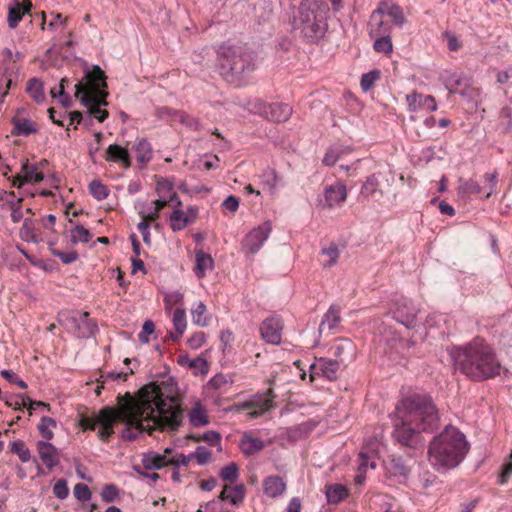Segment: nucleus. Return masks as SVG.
I'll list each match as a JSON object with an SVG mask.
<instances>
[{
    "label": "nucleus",
    "instance_id": "20",
    "mask_svg": "<svg viewBox=\"0 0 512 512\" xmlns=\"http://www.w3.org/2000/svg\"><path fill=\"white\" fill-rule=\"evenodd\" d=\"M275 395L273 393V389L269 388L267 392L263 395H256L251 402H258L259 405L256 408H253L254 411L248 413V417L250 419H255L263 415L266 411L274 407V399Z\"/></svg>",
    "mask_w": 512,
    "mask_h": 512
},
{
    "label": "nucleus",
    "instance_id": "44",
    "mask_svg": "<svg viewBox=\"0 0 512 512\" xmlns=\"http://www.w3.org/2000/svg\"><path fill=\"white\" fill-rule=\"evenodd\" d=\"M78 320V315L75 312L63 311L59 312L57 316L58 323L64 326L68 331H73L74 334H76Z\"/></svg>",
    "mask_w": 512,
    "mask_h": 512
},
{
    "label": "nucleus",
    "instance_id": "12",
    "mask_svg": "<svg viewBox=\"0 0 512 512\" xmlns=\"http://www.w3.org/2000/svg\"><path fill=\"white\" fill-rule=\"evenodd\" d=\"M44 180V174L38 172V166L29 164L28 159L22 163L21 174H17L12 179V186L21 188L25 183H40Z\"/></svg>",
    "mask_w": 512,
    "mask_h": 512
},
{
    "label": "nucleus",
    "instance_id": "9",
    "mask_svg": "<svg viewBox=\"0 0 512 512\" xmlns=\"http://www.w3.org/2000/svg\"><path fill=\"white\" fill-rule=\"evenodd\" d=\"M272 230L270 221H265L257 228L252 229L242 242V250L249 255H254L262 247Z\"/></svg>",
    "mask_w": 512,
    "mask_h": 512
},
{
    "label": "nucleus",
    "instance_id": "59",
    "mask_svg": "<svg viewBox=\"0 0 512 512\" xmlns=\"http://www.w3.org/2000/svg\"><path fill=\"white\" fill-rule=\"evenodd\" d=\"M322 254L329 258L328 262L324 264V267H329L337 262L339 249L336 244L331 243L327 248L322 249Z\"/></svg>",
    "mask_w": 512,
    "mask_h": 512
},
{
    "label": "nucleus",
    "instance_id": "27",
    "mask_svg": "<svg viewBox=\"0 0 512 512\" xmlns=\"http://www.w3.org/2000/svg\"><path fill=\"white\" fill-rule=\"evenodd\" d=\"M360 194L364 198H371L378 201L383 196V191L379 188V180L375 174L369 176L362 185Z\"/></svg>",
    "mask_w": 512,
    "mask_h": 512
},
{
    "label": "nucleus",
    "instance_id": "50",
    "mask_svg": "<svg viewBox=\"0 0 512 512\" xmlns=\"http://www.w3.org/2000/svg\"><path fill=\"white\" fill-rule=\"evenodd\" d=\"M207 309L203 302H199L195 309L192 310V321L194 324L205 327L208 324V318L206 316Z\"/></svg>",
    "mask_w": 512,
    "mask_h": 512
},
{
    "label": "nucleus",
    "instance_id": "24",
    "mask_svg": "<svg viewBox=\"0 0 512 512\" xmlns=\"http://www.w3.org/2000/svg\"><path fill=\"white\" fill-rule=\"evenodd\" d=\"M11 122L13 124L11 134L14 136H29L38 131L36 122L30 119L16 116L12 118Z\"/></svg>",
    "mask_w": 512,
    "mask_h": 512
},
{
    "label": "nucleus",
    "instance_id": "11",
    "mask_svg": "<svg viewBox=\"0 0 512 512\" xmlns=\"http://www.w3.org/2000/svg\"><path fill=\"white\" fill-rule=\"evenodd\" d=\"M418 309L407 299L396 301L392 310L393 319L407 329L415 327Z\"/></svg>",
    "mask_w": 512,
    "mask_h": 512
},
{
    "label": "nucleus",
    "instance_id": "40",
    "mask_svg": "<svg viewBox=\"0 0 512 512\" xmlns=\"http://www.w3.org/2000/svg\"><path fill=\"white\" fill-rule=\"evenodd\" d=\"M23 12H21V4L18 0H12L8 6V26L11 29H15L19 22L22 20Z\"/></svg>",
    "mask_w": 512,
    "mask_h": 512
},
{
    "label": "nucleus",
    "instance_id": "36",
    "mask_svg": "<svg viewBox=\"0 0 512 512\" xmlns=\"http://www.w3.org/2000/svg\"><path fill=\"white\" fill-rule=\"evenodd\" d=\"M189 421L194 427H201L209 424L206 410L197 402L188 414Z\"/></svg>",
    "mask_w": 512,
    "mask_h": 512
},
{
    "label": "nucleus",
    "instance_id": "15",
    "mask_svg": "<svg viewBox=\"0 0 512 512\" xmlns=\"http://www.w3.org/2000/svg\"><path fill=\"white\" fill-rule=\"evenodd\" d=\"M37 451L43 464L48 469H53L60 463V454L57 448L49 441H38Z\"/></svg>",
    "mask_w": 512,
    "mask_h": 512
},
{
    "label": "nucleus",
    "instance_id": "33",
    "mask_svg": "<svg viewBox=\"0 0 512 512\" xmlns=\"http://www.w3.org/2000/svg\"><path fill=\"white\" fill-rule=\"evenodd\" d=\"M340 322V309L334 305H332L329 310L324 315L320 326H319V332L322 333L325 330H332L334 329L338 323Z\"/></svg>",
    "mask_w": 512,
    "mask_h": 512
},
{
    "label": "nucleus",
    "instance_id": "61",
    "mask_svg": "<svg viewBox=\"0 0 512 512\" xmlns=\"http://www.w3.org/2000/svg\"><path fill=\"white\" fill-rule=\"evenodd\" d=\"M263 183L268 187L270 191H273L277 185L278 175L274 169L268 168L264 171Z\"/></svg>",
    "mask_w": 512,
    "mask_h": 512
},
{
    "label": "nucleus",
    "instance_id": "34",
    "mask_svg": "<svg viewBox=\"0 0 512 512\" xmlns=\"http://www.w3.org/2000/svg\"><path fill=\"white\" fill-rule=\"evenodd\" d=\"M75 88V96L78 97L79 94H82L80 102L83 106L87 107L88 110L90 109V107H92V105H94L97 101L101 99L100 95L91 92L83 82H79L78 84H76Z\"/></svg>",
    "mask_w": 512,
    "mask_h": 512
},
{
    "label": "nucleus",
    "instance_id": "54",
    "mask_svg": "<svg viewBox=\"0 0 512 512\" xmlns=\"http://www.w3.org/2000/svg\"><path fill=\"white\" fill-rule=\"evenodd\" d=\"M376 40L374 41V49L377 52H382L385 54H389L392 52L393 46L390 35H381L376 36Z\"/></svg>",
    "mask_w": 512,
    "mask_h": 512
},
{
    "label": "nucleus",
    "instance_id": "38",
    "mask_svg": "<svg viewBox=\"0 0 512 512\" xmlns=\"http://www.w3.org/2000/svg\"><path fill=\"white\" fill-rule=\"evenodd\" d=\"M108 96V93H102L101 99L97 101L90 109L87 111V114L90 115V117H95L99 122L105 121V119L108 117L109 113L105 109H101V106H107L108 103L106 101V98Z\"/></svg>",
    "mask_w": 512,
    "mask_h": 512
},
{
    "label": "nucleus",
    "instance_id": "62",
    "mask_svg": "<svg viewBox=\"0 0 512 512\" xmlns=\"http://www.w3.org/2000/svg\"><path fill=\"white\" fill-rule=\"evenodd\" d=\"M194 459L197 460V463L200 465H204L208 463L211 459V452L207 450L204 446H198L195 452L191 453Z\"/></svg>",
    "mask_w": 512,
    "mask_h": 512
},
{
    "label": "nucleus",
    "instance_id": "25",
    "mask_svg": "<svg viewBox=\"0 0 512 512\" xmlns=\"http://www.w3.org/2000/svg\"><path fill=\"white\" fill-rule=\"evenodd\" d=\"M245 497V486L239 484L236 486L225 485L222 492L219 495L221 501H229L233 505H238L243 502Z\"/></svg>",
    "mask_w": 512,
    "mask_h": 512
},
{
    "label": "nucleus",
    "instance_id": "26",
    "mask_svg": "<svg viewBox=\"0 0 512 512\" xmlns=\"http://www.w3.org/2000/svg\"><path fill=\"white\" fill-rule=\"evenodd\" d=\"M264 493L275 498L280 496L286 489V483L279 476H268L263 481Z\"/></svg>",
    "mask_w": 512,
    "mask_h": 512
},
{
    "label": "nucleus",
    "instance_id": "39",
    "mask_svg": "<svg viewBox=\"0 0 512 512\" xmlns=\"http://www.w3.org/2000/svg\"><path fill=\"white\" fill-rule=\"evenodd\" d=\"M136 158L139 163L145 165L152 158V148L146 139H141L135 145Z\"/></svg>",
    "mask_w": 512,
    "mask_h": 512
},
{
    "label": "nucleus",
    "instance_id": "60",
    "mask_svg": "<svg viewBox=\"0 0 512 512\" xmlns=\"http://www.w3.org/2000/svg\"><path fill=\"white\" fill-rule=\"evenodd\" d=\"M50 250L52 255L59 258L63 264L73 263L79 258V255L76 251L66 253L52 248H50Z\"/></svg>",
    "mask_w": 512,
    "mask_h": 512
},
{
    "label": "nucleus",
    "instance_id": "19",
    "mask_svg": "<svg viewBox=\"0 0 512 512\" xmlns=\"http://www.w3.org/2000/svg\"><path fill=\"white\" fill-rule=\"evenodd\" d=\"M324 197L326 206L332 208L346 200V186L341 182L327 186L324 191Z\"/></svg>",
    "mask_w": 512,
    "mask_h": 512
},
{
    "label": "nucleus",
    "instance_id": "30",
    "mask_svg": "<svg viewBox=\"0 0 512 512\" xmlns=\"http://www.w3.org/2000/svg\"><path fill=\"white\" fill-rule=\"evenodd\" d=\"M378 8H382V14L388 16L395 25L401 27L405 24L406 18L400 6L382 1Z\"/></svg>",
    "mask_w": 512,
    "mask_h": 512
},
{
    "label": "nucleus",
    "instance_id": "18",
    "mask_svg": "<svg viewBox=\"0 0 512 512\" xmlns=\"http://www.w3.org/2000/svg\"><path fill=\"white\" fill-rule=\"evenodd\" d=\"M386 468L388 473L395 477L407 478L411 472V465L400 455H390Z\"/></svg>",
    "mask_w": 512,
    "mask_h": 512
},
{
    "label": "nucleus",
    "instance_id": "22",
    "mask_svg": "<svg viewBox=\"0 0 512 512\" xmlns=\"http://www.w3.org/2000/svg\"><path fill=\"white\" fill-rule=\"evenodd\" d=\"M382 8L375 9L369 21L370 34L372 36L389 35L390 25L383 20Z\"/></svg>",
    "mask_w": 512,
    "mask_h": 512
},
{
    "label": "nucleus",
    "instance_id": "47",
    "mask_svg": "<svg viewBox=\"0 0 512 512\" xmlns=\"http://www.w3.org/2000/svg\"><path fill=\"white\" fill-rule=\"evenodd\" d=\"M186 438L193 440L195 442L204 441V442L208 443V445H210V446L220 445V441H221L220 433L213 431V430L207 431L199 436H197L195 434H188Z\"/></svg>",
    "mask_w": 512,
    "mask_h": 512
},
{
    "label": "nucleus",
    "instance_id": "29",
    "mask_svg": "<svg viewBox=\"0 0 512 512\" xmlns=\"http://www.w3.org/2000/svg\"><path fill=\"white\" fill-rule=\"evenodd\" d=\"M142 465L146 470H159L169 465V458L156 452L144 453Z\"/></svg>",
    "mask_w": 512,
    "mask_h": 512
},
{
    "label": "nucleus",
    "instance_id": "43",
    "mask_svg": "<svg viewBox=\"0 0 512 512\" xmlns=\"http://www.w3.org/2000/svg\"><path fill=\"white\" fill-rule=\"evenodd\" d=\"M56 425V420L51 417L43 416L40 419L37 428L39 430L40 435L45 439V441H50L53 439L54 433L52 431V428H55Z\"/></svg>",
    "mask_w": 512,
    "mask_h": 512
},
{
    "label": "nucleus",
    "instance_id": "32",
    "mask_svg": "<svg viewBox=\"0 0 512 512\" xmlns=\"http://www.w3.org/2000/svg\"><path fill=\"white\" fill-rule=\"evenodd\" d=\"M332 354L339 363L344 362V358L353 356V344L348 339H340L331 347Z\"/></svg>",
    "mask_w": 512,
    "mask_h": 512
},
{
    "label": "nucleus",
    "instance_id": "8",
    "mask_svg": "<svg viewBox=\"0 0 512 512\" xmlns=\"http://www.w3.org/2000/svg\"><path fill=\"white\" fill-rule=\"evenodd\" d=\"M255 113L273 122H286L292 115V107L286 103L268 104L262 100H255L253 104Z\"/></svg>",
    "mask_w": 512,
    "mask_h": 512
},
{
    "label": "nucleus",
    "instance_id": "2",
    "mask_svg": "<svg viewBox=\"0 0 512 512\" xmlns=\"http://www.w3.org/2000/svg\"><path fill=\"white\" fill-rule=\"evenodd\" d=\"M397 414L400 422L395 424L393 437L409 448L422 446L421 432H432L438 427V410L428 395L404 398L397 406Z\"/></svg>",
    "mask_w": 512,
    "mask_h": 512
},
{
    "label": "nucleus",
    "instance_id": "55",
    "mask_svg": "<svg viewBox=\"0 0 512 512\" xmlns=\"http://www.w3.org/2000/svg\"><path fill=\"white\" fill-rule=\"evenodd\" d=\"M119 496V489L114 484H106L101 491L102 500L105 503L115 501Z\"/></svg>",
    "mask_w": 512,
    "mask_h": 512
},
{
    "label": "nucleus",
    "instance_id": "17",
    "mask_svg": "<svg viewBox=\"0 0 512 512\" xmlns=\"http://www.w3.org/2000/svg\"><path fill=\"white\" fill-rule=\"evenodd\" d=\"M105 160L108 162L119 163L125 169L132 166V161L128 150L118 144H111L107 148Z\"/></svg>",
    "mask_w": 512,
    "mask_h": 512
},
{
    "label": "nucleus",
    "instance_id": "63",
    "mask_svg": "<svg viewBox=\"0 0 512 512\" xmlns=\"http://www.w3.org/2000/svg\"><path fill=\"white\" fill-rule=\"evenodd\" d=\"M155 324L152 320H146L143 324L142 331L139 333L138 338L139 341L143 344L149 342V335L154 333Z\"/></svg>",
    "mask_w": 512,
    "mask_h": 512
},
{
    "label": "nucleus",
    "instance_id": "31",
    "mask_svg": "<svg viewBox=\"0 0 512 512\" xmlns=\"http://www.w3.org/2000/svg\"><path fill=\"white\" fill-rule=\"evenodd\" d=\"M195 262V273L199 278H203L206 270H211L214 266V260L211 255L201 249L195 252Z\"/></svg>",
    "mask_w": 512,
    "mask_h": 512
},
{
    "label": "nucleus",
    "instance_id": "1",
    "mask_svg": "<svg viewBox=\"0 0 512 512\" xmlns=\"http://www.w3.org/2000/svg\"><path fill=\"white\" fill-rule=\"evenodd\" d=\"M119 423L124 424L121 437L126 441L135 440L143 431H177L182 425L183 409L177 404V397L166 398L161 387L151 382L144 385L134 398L129 392L117 397Z\"/></svg>",
    "mask_w": 512,
    "mask_h": 512
},
{
    "label": "nucleus",
    "instance_id": "45",
    "mask_svg": "<svg viewBox=\"0 0 512 512\" xmlns=\"http://www.w3.org/2000/svg\"><path fill=\"white\" fill-rule=\"evenodd\" d=\"M190 222L188 216L184 211L175 208L170 216V226L173 231H180L184 229Z\"/></svg>",
    "mask_w": 512,
    "mask_h": 512
},
{
    "label": "nucleus",
    "instance_id": "48",
    "mask_svg": "<svg viewBox=\"0 0 512 512\" xmlns=\"http://www.w3.org/2000/svg\"><path fill=\"white\" fill-rule=\"evenodd\" d=\"M0 63L3 68L4 76H8L10 73H13L14 67L11 64L15 63V59L11 49L5 48L0 51Z\"/></svg>",
    "mask_w": 512,
    "mask_h": 512
},
{
    "label": "nucleus",
    "instance_id": "56",
    "mask_svg": "<svg viewBox=\"0 0 512 512\" xmlns=\"http://www.w3.org/2000/svg\"><path fill=\"white\" fill-rule=\"evenodd\" d=\"M380 72L378 70H373L368 73H365L361 77V87L364 91L370 90L374 84L375 81L379 78Z\"/></svg>",
    "mask_w": 512,
    "mask_h": 512
},
{
    "label": "nucleus",
    "instance_id": "37",
    "mask_svg": "<svg viewBox=\"0 0 512 512\" xmlns=\"http://www.w3.org/2000/svg\"><path fill=\"white\" fill-rule=\"evenodd\" d=\"M348 495V490L344 485L333 484L327 487L326 497L328 503L336 504L344 500Z\"/></svg>",
    "mask_w": 512,
    "mask_h": 512
},
{
    "label": "nucleus",
    "instance_id": "10",
    "mask_svg": "<svg viewBox=\"0 0 512 512\" xmlns=\"http://www.w3.org/2000/svg\"><path fill=\"white\" fill-rule=\"evenodd\" d=\"M119 406L117 408H112L106 406L102 408L97 416V422L100 426L98 430V437L103 442H107L112 434H114V425L119 423L118 414Z\"/></svg>",
    "mask_w": 512,
    "mask_h": 512
},
{
    "label": "nucleus",
    "instance_id": "14",
    "mask_svg": "<svg viewBox=\"0 0 512 512\" xmlns=\"http://www.w3.org/2000/svg\"><path fill=\"white\" fill-rule=\"evenodd\" d=\"M85 78L87 80L85 86L94 94L101 96L102 93H108L105 91L107 88L106 76L99 65H94L92 70H88Z\"/></svg>",
    "mask_w": 512,
    "mask_h": 512
},
{
    "label": "nucleus",
    "instance_id": "3",
    "mask_svg": "<svg viewBox=\"0 0 512 512\" xmlns=\"http://www.w3.org/2000/svg\"><path fill=\"white\" fill-rule=\"evenodd\" d=\"M462 373L474 381H483L500 374L501 364L493 349L482 338H475L453 354Z\"/></svg>",
    "mask_w": 512,
    "mask_h": 512
},
{
    "label": "nucleus",
    "instance_id": "28",
    "mask_svg": "<svg viewBox=\"0 0 512 512\" xmlns=\"http://www.w3.org/2000/svg\"><path fill=\"white\" fill-rule=\"evenodd\" d=\"M239 448L244 455L251 456L264 448V442L259 438L252 437L245 433L240 439Z\"/></svg>",
    "mask_w": 512,
    "mask_h": 512
},
{
    "label": "nucleus",
    "instance_id": "46",
    "mask_svg": "<svg viewBox=\"0 0 512 512\" xmlns=\"http://www.w3.org/2000/svg\"><path fill=\"white\" fill-rule=\"evenodd\" d=\"M26 91L37 103H41L45 99L43 84L37 78H31L28 81Z\"/></svg>",
    "mask_w": 512,
    "mask_h": 512
},
{
    "label": "nucleus",
    "instance_id": "5",
    "mask_svg": "<svg viewBox=\"0 0 512 512\" xmlns=\"http://www.w3.org/2000/svg\"><path fill=\"white\" fill-rule=\"evenodd\" d=\"M329 7L325 2L302 0L293 12L292 27L308 43H318L328 28Z\"/></svg>",
    "mask_w": 512,
    "mask_h": 512
},
{
    "label": "nucleus",
    "instance_id": "51",
    "mask_svg": "<svg viewBox=\"0 0 512 512\" xmlns=\"http://www.w3.org/2000/svg\"><path fill=\"white\" fill-rule=\"evenodd\" d=\"M92 235L88 229H86L83 225H76L74 229L71 230V242L76 244L77 242L88 243Z\"/></svg>",
    "mask_w": 512,
    "mask_h": 512
},
{
    "label": "nucleus",
    "instance_id": "41",
    "mask_svg": "<svg viewBox=\"0 0 512 512\" xmlns=\"http://www.w3.org/2000/svg\"><path fill=\"white\" fill-rule=\"evenodd\" d=\"M19 234L21 239L26 242L39 243L42 241L41 237L36 234L33 227V220L30 218L24 220Z\"/></svg>",
    "mask_w": 512,
    "mask_h": 512
},
{
    "label": "nucleus",
    "instance_id": "57",
    "mask_svg": "<svg viewBox=\"0 0 512 512\" xmlns=\"http://www.w3.org/2000/svg\"><path fill=\"white\" fill-rule=\"evenodd\" d=\"M315 423L314 422H305V423H302V424H299L297 426H294L292 428L289 429V436L290 437H296V436H303V435H307L314 427H315Z\"/></svg>",
    "mask_w": 512,
    "mask_h": 512
},
{
    "label": "nucleus",
    "instance_id": "53",
    "mask_svg": "<svg viewBox=\"0 0 512 512\" xmlns=\"http://www.w3.org/2000/svg\"><path fill=\"white\" fill-rule=\"evenodd\" d=\"M11 452L17 454L22 462H28L31 459V453L25 442L22 440L14 441L11 444Z\"/></svg>",
    "mask_w": 512,
    "mask_h": 512
},
{
    "label": "nucleus",
    "instance_id": "49",
    "mask_svg": "<svg viewBox=\"0 0 512 512\" xmlns=\"http://www.w3.org/2000/svg\"><path fill=\"white\" fill-rule=\"evenodd\" d=\"M89 192L96 200H103L108 197L109 189L100 180H92L89 183Z\"/></svg>",
    "mask_w": 512,
    "mask_h": 512
},
{
    "label": "nucleus",
    "instance_id": "16",
    "mask_svg": "<svg viewBox=\"0 0 512 512\" xmlns=\"http://www.w3.org/2000/svg\"><path fill=\"white\" fill-rule=\"evenodd\" d=\"M339 366L340 363L338 360L320 358L317 364L311 365L312 372L310 377L313 380L314 376L318 374L317 370H319L325 378L330 381H334L337 379V371Z\"/></svg>",
    "mask_w": 512,
    "mask_h": 512
},
{
    "label": "nucleus",
    "instance_id": "21",
    "mask_svg": "<svg viewBox=\"0 0 512 512\" xmlns=\"http://www.w3.org/2000/svg\"><path fill=\"white\" fill-rule=\"evenodd\" d=\"M159 115L163 118L168 117V118H171L172 120H178L180 123H182L190 128H193L195 130L200 129L199 120L197 118L189 116L188 114H186L182 111H177V110H173L171 108L164 107V108L159 109Z\"/></svg>",
    "mask_w": 512,
    "mask_h": 512
},
{
    "label": "nucleus",
    "instance_id": "35",
    "mask_svg": "<svg viewBox=\"0 0 512 512\" xmlns=\"http://www.w3.org/2000/svg\"><path fill=\"white\" fill-rule=\"evenodd\" d=\"M173 325L176 333H171L169 337L173 341H177L186 329V312L183 308H177L173 315Z\"/></svg>",
    "mask_w": 512,
    "mask_h": 512
},
{
    "label": "nucleus",
    "instance_id": "7",
    "mask_svg": "<svg viewBox=\"0 0 512 512\" xmlns=\"http://www.w3.org/2000/svg\"><path fill=\"white\" fill-rule=\"evenodd\" d=\"M378 333L384 353L397 363L407 356L409 348L415 344L412 340L405 341L396 328L390 324L382 323L378 328Z\"/></svg>",
    "mask_w": 512,
    "mask_h": 512
},
{
    "label": "nucleus",
    "instance_id": "42",
    "mask_svg": "<svg viewBox=\"0 0 512 512\" xmlns=\"http://www.w3.org/2000/svg\"><path fill=\"white\" fill-rule=\"evenodd\" d=\"M458 183V195L461 197H466L470 194H478L481 192L479 183L473 179L465 180L463 178H459Z\"/></svg>",
    "mask_w": 512,
    "mask_h": 512
},
{
    "label": "nucleus",
    "instance_id": "52",
    "mask_svg": "<svg viewBox=\"0 0 512 512\" xmlns=\"http://www.w3.org/2000/svg\"><path fill=\"white\" fill-rule=\"evenodd\" d=\"M220 477L226 482H235L239 477V467L235 462L224 466L220 471Z\"/></svg>",
    "mask_w": 512,
    "mask_h": 512
},
{
    "label": "nucleus",
    "instance_id": "23",
    "mask_svg": "<svg viewBox=\"0 0 512 512\" xmlns=\"http://www.w3.org/2000/svg\"><path fill=\"white\" fill-rule=\"evenodd\" d=\"M78 323L76 326V336L79 338H89L98 331V326L95 321L89 318L88 312H83L78 315Z\"/></svg>",
    "mask_w": 512,
    "mask_h": 512
},
{
    "label": "nucleus",
    "instance_id": "64",
    "mask_svg": "<svg viewBox=\"0 0 512 512\" xmlns=\"http://www.w3.org/2000/svg\"><path fill=\"white\" fill-rule=\"evenodd\" d=\"M53 494L58 498V499H65L67 498L68 494H69V489H68V486H67V481L64 480V479H60L56 482V484L54 485L53 487Z\"/></svg>",
    "mask_w": 512,
    "mask_h": 512
},
{
    "label": "nucleus",
    "instance_id": "6",
    "mask_svg": "<svg viewBox=\"0 0 512 512\" xmlns=\"http://www.w3.org/2000/svg\"><path fill=\"white\" fill-rule=\"evenodd\" d=\"M221 73L225 76H239L254 69L253 51L240 42L223 43L217 50Z\"/></svg>",
    "mask_w": 512,
    "mask_h": 512
},
{
    "label": "nucleus",
    "instance_id": "13",
    "mask_svg": "<svg viewBox=\"0 0 512 512\" xmlns=\"http://www.w3.org/2000/svg\"><path fill=\"white\" fill-rule=\"evenodd\" d=\"M282 329L283 324L278 317L267 318L260 326L262 338L270 344H279L281 342Z\"/></svg>",
    "mask_w": 512,
    "mask_h": 512
},
{
    "label": "nucleus",
    "instance_id": "58",
    "mask_svg": "<svg viewBox=\"0 0 512 512\" xmlns=\"http://www.w3.org/2000/svg\"><path fill=\"white\" fill-rule=\"evenodd\" d=\"M74 496L81 502H86L91 498V491L89 487L84 483H78L74 486L73 489Z\"/></svg>",
    "mask_w": 512,
    "mask_h": 512
},
{
    "label": "nucleus",
    "instance_id": "4",
    "mask_svg": "<svg viewBox=\"0 0 512 512\" xmlns=\"http://www.w3.org/2000/svg\"><path fill=\"white\" fill-rule=\"evenodd\" d=\"M469 450L465 435L456 427L447 425L430 442L428 455L431 464L437 469L457 467Z\"/></svg>",
    "mask_w": 512,
    "mask_h": 512
}]
</instances>
